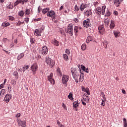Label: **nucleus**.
I'll list each match as a JSON object with an SVG mask.
<instances>
[{"instance_id": "61", "label": "nucleus", "mask_w": 127, "mask_h": 127, "mask_svg": "<svg viewBox=\"0 0 127 127\" xmlns=\"http://www.w3.org/2000/svg\"><path fill=\"white\" fill-rule=\"evenodd\" d=\"M3 86H4L3 84H1L0 85V89H2V88H3Z\"/></svg>"}, {"instance_id": "13", "label": "nucleus", "mask_w": 127, "mask_h": 127, "mask_svg": "<svg viewBox=\"0 0 127 127\" xmlns=\"http://www.w3.org/2000/svg\"><path fill=\"white\" fill-rule=\"evenodd\" d=\"M123 1L124 0H114V4L118 7V6H120V4H121Z\"/></svg>"}, {"instance_id": "36", "label": "nucleus", "mask_w": 127, "mask_h": 127, "mask_svg": "<svg viewBox=\"0 0 127 127\" xmlns=\"http://www.w3.org/2000/svg\"><path fill=\"white\" fill-rule=\"evenodd\" d=\"M30 13V9H26L25 11V15H29Z\"/></svg>"}, {"instance_id": "29", "label": "nucleus", "mask_w": 127, "mask_h": 127, "mask_svg": "<svg viewBox=\"0 0 127 127\" xmlns=\"http://www.w3.org/2000/svg\"><path fill=\"white\" fill-rule=\"evenodd\" d=\"M57 72L58 75L62 76V72H61V69H60V68H59V67L57 68Z\"/></svg>"}, {"instance_id": "31", "label": "nucleus", "mask_w": 127, "mask_h": 127, "mask_svg": "<svg viewBox=\"0 0 127 127\" xmlns=\"http://www.w3.org/2000/svg\"><path fill=\"white\" fill-rule=\"evenodd\" d=\"M50 9V8H44L42 10V12L43 14H45V13H46V12H47L48 11H49V10Z\"/></svg>"}, {"instance_id": "27", "label": "nucleus", "mask_w": 127, "mask_h": 127, "mask_svg": "<svg viewBox=\"0 0 127 127\" xmlns=\"http://www.w3.org/2000/svg\"><path fill=\"white\" fill-rule=\"evenodd\" d=\"M25 12L23 10H20L18 12V14L19 16L22 17L24 15Z\"/></svg>"}, {"instance_id": "41", "label": "nucleus", "mask_w": 127, "mask_h": 127, "mask_svg": "<svg viewBox=\"0 0 127 127\" xmlns=\"http://www.w3.org/2000/svg\"><path fill=\"white\" fill-rule=\"evenodd\" d=\"M84 92H85V93H87V95H90V90L88 88H86Z\"/></svg>"}, {"instance_id": "16", "label": "nucleus", "mask_w": 127, "mask_h": 127, "mask_svg": "<svg viewBox=\"0 0 127 127\" xmlns=\"http://www.w3.org/2000/svg\"><path fill=\"white\" fill-rule=\"evenodd\" d=\"M52 43L55 46H59V41H57V40L55 39L52 41Z\"/></svg>"}, {"instance_id": "18", "label": "nucleus", "mask_w": 127, "mask_h": 127, "mask_svg": "<svg viewBox=\"0 0 127 127\" xmlns=\"http://www.w3.org/2000/svg\"><path fill=\"white\" fill-rule=\"evenodd\" d=\"M113 33L116 38H118V37H120V36H121V33L119 31H113Z\"/></svg>"}, {"instance_id": "35", "label": "nucleus", "mask_w": 127, "mask_h": 127, "mask_svg": "<svg viewBox=\"0 0 127 127\" xmlns=\"http://www.w3.org/2000/svg\"><path fill=\"white\" fill-rule=\"evenodd\" d=\"M4 93H5V90L2 89L0 92V95L1 97H2L4 95Z\"/></svg>"}, {"instance_id": "1", "label": "nucleus", "mask_w": 127, "mask_h": 127, "mask_svg": "<svg viewBox=\"0 0 127 127\" xmlns=\"http://www.w3.org/2000/svg\"><path fill=\"white\" fill-rule=\"evenodd\" d=\"M72 77L74 80H75V83H79V81L80 82H82L84 81V77H85V74L81 72L80 73L77 72V73L72 75Z\"/></svg>"}, {"instance_id": "47", "label": "nucleus", "mask_w": 127, "mask_h": 127, "mask_svg": "<svg viewBox=\"0 0 127 127\" xmlns=\"http://www.w3.org/2000/svg\"><path fill=\"white\" fill-rule=\"evenodd\" d=\"M74 9L76 11H78L79 9H80V8H79V7H78V6H77V5H75L74 6Z\"/></svg>"}, {"instance_id": "59", "label": "nucleus", "mask_w": 127, "mask_h": 127, "mask_svg": "<svg viewBox=\"0 0 127 127\" xmlns=\"http://www.w3.org/2000/svg\"><path fill=\"white\" fill-rule=\"evenodd\" d=\"M81 102L82 103V105H83L84 106H86V105H87L86 102H84V101H83L82 100H81Z\"/></svg>"}, {"instance_id": "38", "label": "nucleus", "mask_w": 127, "mask_h": 127, "mask_svg": "<svg viewBox=\"0 0 127 127\" xmlns=\"http://www.w3.org/2000/svg\"><path fill=\"white\" fill-rule=\"evenodd\" d=\"M29 65H26L25 66L23 67V72H24L25 71V70H27V69H29Z\"/></svg>"}, {"instance_id": "4", "label": "nucleus", "mask_w": 127, "mask_h": 127, "mask_svg": "<svg viewBox=\"0 0 127 127\" xmlns=\"http://www.w3.org/2000/svg\"><path fill=\"white\" fill-rule=\"evenodd\" d=\"M31 70L33 72V74H36V71L38 70V65L36 63H34L31 66Z\"/></svg>"}, {"instance_id": "22", "label": "nucleus", "mask_w": 127, "mask_h": 127, "mask_svg": "<svg viewBox=\"0 0 127 127\" xmlns=\"http://www.w3.org/2000/svg\"><path fill=\"white\" fill-rule=\"evenodd\" d=\"M23 57H24V53H21L18 55V56L17 57V60H20V59H22Z\"/></svg>"}, {"instance_id": "28", "label": "nucleus", "mask_w": 127, "mask_h": 127, "mask_svg": "<svg viewBox=\"0 0 127 127\" xmlns=\"http://www.w3.org/2000/svg\"><path fill=\"white\" fill-rule=\"evenodd\" d=\"M105 26H108L110 23V19L107 18L104 20Z\"/></svg>"}, {"instance_id": "5", "label": "nucleus", "mask_w": 127, "mask_h": 127, "mask_svg": "<svg viewBox=\"0 0 127 127\" xmlns=\"http://www.w3.org/2000/svg\"><path fill=\"white\" fill-rule=\"evenodd\" d=\"M46 62L47 64L50 66L51 68H52V67L55 65V63H54L53 61L49 57L46 58Z\"/></svg>"}, {"instance_id": "37", "label": "nucleus", "mask_w": 127, "mask_h": 127, "mask_svg": "<svg viewBox=\"0 0 127 127\" xmlns=\"http://www.w3.org/2000/svg\"><path fill=\"white\" fill-rule=\"evenodd\" d=\"M11 83L13 86H15V85H16V81L15 79H12L11 81Z\"/></svg>"}, {"instance_id": "8", "label": "nucleus", "mask_w": 127, "mask_h": 127, "mask_svg": "<svg viewBox=\"0 0 127 127\" xmlns=\"http://www.w3.org/2000/svg\"><path fill=\"white\" fill-rule=\"evenodd\" d=\"M48 80L51 83L53 84V85H54L55 84V80L54 79H53V73H51L48 76Z\"/></svg>"}, {"instance_id": "53", "label": "nucleus", "mask_w": 127, "mask_h": 127, "mask_svg": "<svg viewBox=\"0 0 127 127\" xmlns=\"http://www.w3.org/2000/svg\"><path fill=\"white\" fill-rule=\"evenodd\" d=\"M30 42L32 44H33L34 43V39L31 38Z\"/></svg>"}, {"instance_id": "49", "label": "nucleus", "mask_w": 127, "mask_h": 127, "mask_svg": "<svg viewBox=\"0 0 127 127\" xmlns=\"http://www.w3.org/2000/svg\"><path fill=\"white\" fill-rule=\"evenodd\" d=\"M24 21H25L26 23H28L29 21V18H25Z\"/></svg>"}, {"instance_id": "55", "label": "nucleus", "mask_w": 127, "mask_h": 127, "mask_svg": "<svg viewBox=\"0 0 127 127\" xmlns=\"http://www.w3.org/2000/svg\"><path fill=\"white\" fill-rule=\"evenodd\" d=\"M98 4H99V2H95L94 3V5L95 6H98Z\"/></svg>"}, {"instance_id": "12", "label": "nucleus", "mask_w": 127, "mask_h": 127, "mask_svg": "<svg viewBox=\"0 0 127 127\" xmlns=\"http://www.w3.org/2000/svg\"><path fill=\"white\" fill-rule=\"evenodd\" d=\"M11 97H12L11 95L6 94L5 96V97L4 98V101H5V102H6V103L9 102L10 99H11Z\"/></svg>"}, {"instance_id": "33", "label": "nucleus", "mask_w": 127, "mask_h": 127, "mask_svg": "<svg viewBox=\"0 0 127 127\" xmlns=\"http://www.w3.org/2000/svg\"><path fill=\"white\" fill-rule=\"evenodd\" d=\"M89 99L90 98L87 96H86L85 98V97H83V100L86 102V103H89Z\"/></svg>"}, {"instance_id": "57", "label": "nucleus", "mask_w": 127, "mask_h": 127, "mask_svg": "<svg viewBox=\"0 0 127 127\" xmlns=\"http://www.w3.org/2000/svg\"><path fill=\"white\" fill-rule=\"evenodd\" d=\"M81 89H82V91H83V92H85L86 88H85V87L83 86H82Z\"/></svg>"}, {"instance_id": "30", "label": "nucleus", "mask_w": 127, "mask_h": 127, "mask_svg": "<svg viewBox=\"0 0 127 127\" xmlns=\"http://www.w3.org/2000/svg\"><path fill=\"white\" fill-rule=\"evenodd\" d=\"M63 58L65 61H68L69 60V58H68V55L66 54H64Z\"/></svg>"}, {"instance_id": "14", "label": "nucleus", "mask_w": 127, "mask_h": 127, "mask_svg": "<svg viewBox=\"0 0 127 127\" xmlns=\"http://www.w3.org/2000/svg\"><path fill=\"white\" fill-rule=\"evenodd\" d=\"M72 104L75 111H78V107H79V102H78V100L74 101Z\"/></svg>"}, {"instance_id": "25", "label": "nucleus", "mask_w": 127, "mask_h": 127, "mask_svg": "<svg viewBox=\"0 0 127 127\" xmlns=\"http://www.w3.org/2000/svg\"><path fill=\"white\" fill-rule=\"evenodd\" d=\"M84 14L85 15H92V11H91V10H87L85 12H84Z\"/></svg>"}, {"instance_id": "2", "label": "nucleus", "mask_w": 127, "mask_h": 127, "mask_svg": "<svg viewBox=\"0 0 127 127\" xmlns=\"http://www.w3.org/2000/svg\"><path fill=\"white\" fill-rule=\"evenodd\" d=\"M106 5H104L102 7V8H101V7H98L97 8H96V13L97 14H99V15L102 14V15H104V14H105V12H106Z\"/></svg>"}, {"instance_id": "52", "label": "nucleus", "mask_w": 127, "mask_h": 127, "mask_svg": "<svg viewBox=\"0 0 127 127\" xmlns=\"http://www.w3.org/2000/svg\"><path fill=\"white\" fill-rule=\"evenodd\" d=\"M41 20V18H39L37 19H34V21H40Z\"/></svg>"}, {"instance_id": "21", "label": "nucleus", "mask_w": 127, "mask_h": 127, "mask_svg": "<svg viewBox=\"0 0 127 127\" xmlns=\"http://www.w3.org/2000/svg\"><path fill=\"white\" fill-rule=\"evenodd\" d=\"M9 25H10V24L7 21H5L2 24V27H6L7 26H9Z\"/></svg>"}, {"instance_id": "23", "label": "nucleus", "mask_w": 127, "mask_h": 127, "mask_svg": "<svg viewBox=\"0 0 127 127\" xmlns=\"http://www.w3.org/2000/svg\"><path fill=\"white\" fill-rule=\"evenodd\" d=\"M34 35H36V36H41V35L40 34V32H39V30L38 29L35 30Z\"/></svg>"}, {"instance_id": "48", "label": "nucleus", "mask_w": 127, "mask_h": 127, "mask_svg": "<svg viewBox=\"0 0 127 127\" xmlns=\"http://www.w3.org/2000/svg\"><path fill=\"white\" fill-rule=\"evenodd\" d=\"M104 28V26H99L98 27V30H99V32H101V30H102Z\"/></svg>"}, {"instance_id": "54", "label": "nucleus", "mask_w": 127, "mask_h": 127, "mask_svg": "<svg viewBox=\"0 0 127 127\" xmlns=\"http://www.w3.org/2000/svg\"><path fill=\"white\" fill-rule=\"evenodd\" d=\"M22 5L24 4V2H27L28 1V0H22Z\"/></svg>"}, {"instance_id": "51", "label": "nucleus", "mask_w": 127, "mask_h": 127, "mask_svg": "<svg viewBox=\"0 0 127 127\" xmlns=\"http://www.w3.org/2000/svg\"><path fill=\"white\" fill-rule=\"evenodd\" d=\"M73 21H75L76 23H77V22H79V19H78L77 18H74Z\"/></svg>"}, {"instance_id": "6", "label": "nucleus", "mask_w": 127, "mask_h": 127, "mask_svg": "<svg viewBox=\"0 0 127 127\" xmlns=\"http://www.w3.org/2000/svg\"><path fill=\"white\" fill-rule=\"evenodd\" d=\"M66 31L71 36L73 35V25L72 24H69L68 25Z\"/></svg>"}, {"instance_id": "62", "label": "nucleus", "mask_w": 127, "mask_h": 127, "mask_svg": "<svg viewBox=\"0 0 127 127\" xmlns=\"http://www.w3.org/2000/svg\"><path fill=\"white\" fill-rule=\"evenodd\" d=\"M8 90H9V91H11V87H10V85H8Z\"/></svg>"}, {"instance_id": "9", "label": "nucleus", "mask_w": 127, "mask_h": 127, "mask_svg": "<svg viewBox=\"0 0 127 127\" xmlns=\"http://www.w3.org/2000/svg\"><path fill=\"white\" fill-rule=\"evenodd\" d=\"M41 53L43 55H46L48 53V48L45 46L42 47Z\"/></svg>"}, {"instance_id": "50", "label": "nucleus", "mask_w": 127, "mask_h": 127, "mask_svg": "<svg viewBox=\"0 0 127 127\" xmlns=\"http://www.w3.org/2000/svg\"><path fill=\"white\" fill-rule=\"evenodd\" d=\"M65 53H66V54H67L68 55H69L70 52V50H68V49H66L65 50Z\"/></svg>"}, {"instance_id": "58", "label": "nucleus", "mask_w": 127, "mask_h": 127, "mask_svg": "<svg viewBox=\"0 0 127 127\" xmlns=\"http://www.w3.org/2000/svg\"><path fill=\"white\" fill-rule=\"evenodd\" d=\"M123 121H124V125H125V124H127V119H126L124 118Z\"/></svg>"}, {"instance_id": "44", "label": "nucleus", "mask_w": 127, "mask_h": 127, "mask_svg": "<svg viewBox=\"0 0 127 127\" xmlns=\"http://www.w3.org/2000/svg\"><path fill=\"white\" fill-rule=\"evenodd\" d=\"M13 76H18V72H17V71H15L13 73Z\"/></svg>"}, {"instance_id": "40", "label": "nucleus", "mask_w": 127, "mask_h": 127, "mask_svg": "<svg viewBox=\"0 0 127 127\" xmlns=\"http://www.w3.org/2000/svg\"><path fill=\"white\" fill-rule=\"evenodd\" d=\"M90 41H92V37H88L87 39L86 40L87 43H89Z\"/></svg>"}, {"instance_id": "7", "label": "nucleus", "mask_w": 127, "mask_h": 127, "mask_svg": "<svg viewBox=\"0 0 127 127\" xmlns=\"http://www.w3.org/2000/svg\"><path fill=\"white\" fill-rule=\"evenodd\" d=\"M83 25L84 27L88 28L91 27V23L90 22V19L87 18L86 20L83 21Z\"/></svg>"}, {"instance_id": "39", "label": "nucleus", "mask_w": 127, "mask_h": 127, "mask_svg": "<svg viewBox=\"0 0 127 127\" xmlns=\"http://www.w3.org/2000/svg\"><path fill=\"white\" fill-rule=\"evenodd\" d=\"M81 49L82 50H86V44H83L81 46Z\"/></svg>"}, {"instance_id": "34", "label": "nucleus", "mask_w": 127, "mask_h": 127, "mask_svg": "<svg viewBox=\"0 0 127 127\" xmlns=\"http://www.w3.org/2000/svg\"><path fill=\"white\" fill-rule=\"evenodd\" d=\"M68 99H69L71 101H72V100H73V94H72L71 92H70L69 95H68Z\"/></svg>"}, {"instance_id": "10", "label": "nucleus", "mask_w": 127, "mask_h": 127, "mask_svg": "<svg viewBox=\"0 0 127 127\" xmlns=\"http://www.w3.org/2000/svg\"><path fill=\"white\" fill-rule=\"evenodd\" d=\"M17 123H18L19 126H20L22 127H26V121H21V120H18Z\"/></svg>"}, {"instance_id": "45", "label": "nucleus", "mask_w": 127, "mask_h": 127, "mask_svg": "<svg viewBox=\"0 0 127 127\" xmlns=\"http://www.w3.org/2000/svg\"><path fill=\"white\" fill-rule=\"evenodd\" d=\"M102 103L101 104V106H103V107H105V105H106V103H105V100H104L103 99H102Z\"/></svg>"}, {"instance_id": "26", "label": "nucleus", "mask_w": 127, "mask_h": 127, "mask_svg": "<svg viewBox=\"0 0 127 127\" xmlns=\"http://www.w3.org/2000/svg\"><path fill=\"white\" fill-rule=\"evenodd\" d=\"M81 68L82 69L83 71L86 72V73H89V69L88 68H86L85 66L81 65Z\"/></svg>"}, {"instance_id": "24", "label": "nucleus", "mask_w": 127, "mask_h": 127, "mask_svg": "<svg viewBox=\"0 0 127 127\" xmlns=\"http://www.w3.org/2000/svg\"><path fill=\"white\" fill-rule=\"evenodd\" d=\"M22 0H17L14 2V6H16V5H18L19 3H21L22 4Z\"/></svg>"}, {"instance_id": "17", "label": "nucleus", "mask_w": 127, "mask_h": 127, "mask_svg": "<svg viewBox=\"0 0 127 127\" xmlns=\"http://www.w3.org/2000/svg\"><path fill=\"white\" fill-rule=\"evenodd\" d=\"M115 26H116V25L115 24V21L113 20H111L110 25V29H114V28H115Z\"/></svg>"}, {"instance_id": "56", "label": "nucleus", "mask_w": 127, "mask_h": 127, "mask_svg": "<svg viewBox=\"0 0 127 127\" xmlns=\"http://www.w3.org/2000/svg\"><path fill=\"white\" fill-rule=\"evenodd\" d=\"M20 116H21L20 113H18L17 114H16L15 115V117H16V118H19V117H20Z\"/></svg>"}, {"instance_id": "15", "label": "nucleus", "mask_w": 127, "mask_h": 127, "mask_svg": "<svg viewBox=\"0 0 127 127\" xmlns=\"http://www.w3.org/2000/svg\"><path fill=\"white\" fill-rule=\"evenodd\" d=\"M87 7H88V5L84 3H82L80 6V9L81 11H83V10H84V9H85Z\"/></svg>"}, {"instance_id": "19", "label": "nucleus", "mask_w": 127, "mask_h": 127, "mask_svg": "<svg viewBox=\"0 0 127 127\" xmlns=\"http://www.w3.org/2000/svg\"><path fill=\"white\" fill-rule=\"evenodd\" d=\"M71 72L72 75L78 73V72L77 71V69H76V68L74 67H72L71 68Z\"/></svg>"}, {"instance_id": "64", "label": "nucleus", "mask_w": 127, "mask_h": 127, "mask_svg": "<svg viewBox=\"0 0 127 127\" xmlns=\"http://www.w3.org/2000/svg\"><path fill=\"white\" fill-rule=\"evenodd\" d=\"M122 93H123V94H124V95H126V90H122Z\"/></svg>"}, {"instance_id": "3", "label": "nucleus", "mask_w": 127, "mask_h": 127, "mask_svg": "<svg viewBox=\"0 0 127 127\" xmlns=\"http://www.w3.org/2000/svg\"><path fill=\"white\" fill-rule=\"evenodd\" d=\"M69 81V76L67 75H64L62 78V83L64 85L67 87L68 84L67 82Z\"/></svg>"}, {"instance_id": "32", "label": "nucleus", "mask_w": 127, "mask_h": 127, "mask_svg": "<svg viewBox=\"0 0 127 127\" xmlns=\"http://www.w3.org/2000/svg\"><path fill=\"white\" fill-rule=\"evenodd\" d=\"M103 46H104L105 49H108V41H104L103 42Z\"/></svg>"}, {"instance_id": "63", "label": "nucleus", "mask_w": 127, "mask_h": 127, "mask_svg": "<svg viewBox=\"0 0 127 127\" xmlns=\"http://www.w3.org/2000/svg\"><path fill=\"white\" fill-rule=\"evenodd\" d=\"M18 25H21V22L20 21H18L17 22Z\"/></svg>"}, {"instance_id": "42", "label": "nucleus", "mask_w": 127, "mask_h": 127, "mask_svg": "<svg viewBox=\"0 0 127 127\" xmlns=\"http://www.w3.org/2000/svg\"><path fill=\"white\" fill-rule=\"evenodd\" d=\"M110 15H111V12L109 11V10L106 11L105 16H110Z\"/></svg>"}, {"instance_id": "11", "label": "nucleus", "mask_w": 127, "mask_h": 127, "mask_svg": "<svg viewBox=\"0 0 127 127\" xmlns=\"http://www.w3.org/2000/svg\"><path fill=\"white\" fill-rule=\"evenodd\" d=\"M47 16H49L50 17H53V18H55V12H54L53 10H51L49 11L47 13Z\"/></svg>"}, {"instance_id": "43", "label": "nucleus", "mask_w": 127, "mask_h": 127, "mask_svg": "<svg viewBox=\"0 0 127 127\" xmlns=\"http://www.w3.org/2000/svg\"><path fill=\"white\" fill-rule=\"evenodd\" d=\"M74 31L75 33H78V26H75Z\"/></svg>"}, {"instance_id": "46", "label": "nucleus", "mask_w": 127, "mask_h": 127, "mask_svg": "<svg viewBox=\"0 0 127 127\" xmlns=\"http://www.w3.org/2000/svg\"><path fill=\"white\" fill-rule=\"evenodd\" d=\"M8 19L9 20H14V17H13V16H8Z\"/></svg>"}, {"instance_id": "20", "label": "nucleus", "mask_w": 127, "mask_h": 127, "mask_svg": "<svg viewBox=\"0 0 127 127\" xmlns=\"http://www.w3.org/2000/svg\"><path fill=\"white\" fill-rule=\"evenodd\" d=\"M6 7L8 9H12L13 8V5H11V3L9 2L7 4Z\"/></svg>"}, {"instance_id": "60", "label": "nucleus", "mask_w": 127, "mask_h": 127, "mask_svg": "<svg viewBox=\"0 0 127 127\" xmlns=\"http://www.w3.org/2000/svg\"><path fill=\"white\" fill-rule=\"evenodd\" d=\"M114 13L115 15H118L119 14V13L117 11H114Z\"/></svg>"}]
</instances>
